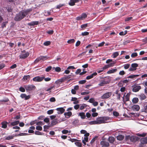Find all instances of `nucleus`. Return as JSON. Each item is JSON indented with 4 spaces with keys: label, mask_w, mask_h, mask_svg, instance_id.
<instances>
[{
    "label": "nucleus",
    "mask_w": 147,
    "mask_h": 147,
    "mask_svg": "<svg viewBox=\"0 0 147 147\" xmlns=\"http://www.w3.org/2000/svg\"><path fill=\"white\" fill-rule=\"evenodd\" d=\"M112 94L111 92H107L103 94L101 96L102 99H105L109 98L110 97Z\"/></svg>",
    "instance_id": "4"
},
{
    "label": "nucleus",
    "mask_w": 147,
    "mask_h": 147,
    "mask_svg": "<svg viewBox=\"0 0 147 147\" xmlns=\"http://www.w3.org/2000/svg\"><path fill=\"white\" fill-rule=\"evenodd\" d=\"M86 107V105L85 104H82L79 107L80 109V110H82L85 107Z\"/></svg>",
    "instance_id": "44"
},
{
    "label": "nucleus",
    "mask_w": 147,
    "mask_h": 147,
    "mask_svg": "<svg viewBox=\"0 0 147 147\" xmlns=\"http://www.w3.org/2000/svg\"><path fill=\"white\" fill-rule=\"evenodd\" d=\"M19 123V121H17L13 122H11V125L13 126H14L18 125Z\"/></svg>",
    "instance_id": "31"
},
{
    "label": "nucleus",
    "mask_w": 147,
    "mask_h": 147,
    "mask_svg": "<svg viewBox=\"0 0 147 147\" xmlns=\"http://www.w3.org/2000/svg\"><path fill=\"white\" fill-rule=\"evenodd\" d=\"M140 75H130L128 76L127 78L133 79L136 77H138Z\"/></svg>",
    "instance_id": "28"
},
{
    "label": "nucleus",
    "mask_w": 147,
    "mask_h": 147,
    "mask_svg": "<svg viewBox=\"0 0 147 147\" xmlns=\"http://www.w3.org/2000/svg\"><path fill=\"white\" fill-rule=\"evenodd\" d=\"M65 5L64 4H60L58 5L56 7V8L57 9H60L61 7Z\"/></svg>",
    "instance_id": "38"
},
{
    "label": "nucleus",
    "mask_w": 147,
    "mask_h": 147,
    "mask_svg": "<svg viewBox=\"0 0 147 147\" xmlns=\"http://www.w3.org/2000/svg\"><path fill=\"white\" fill-rule=\"evenodd\" d=\"M72 113L71 111H68L67 112H65L64 113V115L65 116V117L67 118H69L72 115Z\"/></svg>",
    "instance_id": "19"
},
{
    "label": "nucleus",
    "mask_w": 147,
    "mask_h": 147,
    "mask_svg": "<svg viewBox=\"0 0 147 147\" xmlns=\"http://www.w3.org/2000/svg\"><path fill=\"white\" fill-rule=\"evenodd\" d=\"M41 60L45 61L48 58L47 56H40Z\"/></svg>",
    "instance_id": "33"
},
{
    "label": "nucleus",
    "mask_w": 147,
    "mask_h": 147,
    "mask_svg": "<svg viewBox=\"0 0 147 147\" xmlns=\"http://www.w3.org/2000/svg\"><path fill=\"white\" fill-rule=\"evenodd\" d=\"M89 34V32L86 31L82 33V35L83 36H87Z\"/></svg>",
    "instance_id": "45"
},
{
    "label": "nucleus",
    "mask_w": 147,
    "mask_h": 147,
    "mask_svg": "<svg viewBox=\"0 0 147 147\" xmlns=\"http://www.w3.org/2000/svg\"><path fill=\"white\" fill-rule=\"evenodd\" d=\"M115 139L113 137H109V141L110 143H113Z\"/></svg>",
    "instance_id": "29"
},
{
    "label": "nucleus",
    "mask_w": 147,
    "mask_h": 147,
    "mask_svg": "<svg viewBox=\"0 0 147 147\" xmlns=\"http://www.w3.org/2000/svg\"><path fill=\"white\" fill-rule=\"evenodd\" d=\"M119 90H117L115 92V93L117 94V99L120 100L121 97V94L120 93H119Z\"/></svg>",
    "instance_id": "27"
},
{
    "label": "nucleus",
    "mask_w": 147,
    "mask_h": 147,
    "mask_svg": "<svg viewBox=\"0 0 147 147\" xmlns=\"http://www.w3.org/2000/svg\"><path fill=\"white\" fill-rule=\"evenodd\" d=\"M109 82L108 81H106L105 80H102L100 81L98 85L100 86H103L105 84H108Z\"/></svg>",
    "instance_id": "7"
},
{
    "label": "nucleus",
    "mask_w": 147,
    "mask_h": 147,
    "mask_svg": "<svg viewBox=\"0 0 147 147\" xmlns=\"http://www.w3.org/2000/svg\"><path fill=\"white\" fill-rule=\"evenodd\" d=\"M138 101L139 99L138 98L136 97L133 98L132 100V102L134 103H136L138 102Z\"/></svg>",
    "instance_id": "30"
},
{
    "label": "nucleus",
    "mask_w": 147,
    "mask_h": 147,
    "mask_svg": "<svg viewBox=\"0 0 147 147\" xmlns=\"http://www.w3.org/2000/svg\"><path fill=\"white\" fill-rule=\"evenodd\" d=\"M14 136L12 135L9 136H5L4 138V140H10L13 139Z\"/></svg>",
    "instance_id": "21"
},
{
    "label": "nucleus",
    "mask_w": 147,
    "mask_h": 147,
    "mask_svg": "<svg viewBox=\"0 0 147 147\" xmlns=\"http://www.w3.org/2000/svg\"><path fill=\"white\" fill-rule=\"evenodd\" d=\"M97 74L96 72H94L91 75L87 76L86 78V79L87 80L93 78L94 76H96Z\"/></svg>",
    "instance_id": "16"
},
{
    "label": "nucleus",
    "mask_w": 147,
    "mask_h": 147,
    "mask_svg": "<svg viewBox=\"0 0 147 147\" xmlns=\"http://www.w3.org/2000/svg\"><path fill=\"white\" fill-rule=\"evenodd\" d=\"M39 23L38 21H32L28 24V25L30 26H34L38 25Z\"/></svg>",
    "instance_id": "17"
},
{
    "label": "nucleus",
    "mask_w": 147,
    "mask_h": 147,
    "mask_svg": "<svg viewBox=\"0 0 147 147\" xmlns=\"http://www.w3.org/2000/svg\"><path fill=\"white\" fill-rule=\"evenodd\" d=\"M141 143L144 144L147 143V137L142 139L140 140Z\"/></svg>",
    "instance_id": "20"
},
{
    "label": "nucleus",
    "mask_w": 147,
    "mask_h": 147,
    "mask_svg": "<svg viewBox=\"0 0 147 147\" xmlns=\"http://www.w3.org/2000/svg\"><path fill=\"white\" fill-rule=\"evenodd\" d=\"M58 123L57 119H54L52 120L51 123V125L52 126H53L56 125Z\"/></svg>",
    "instance_id": "26"
},
{
    "label": "nucleus",
    "mask_w": 147,
    "mask_h": 147,
    "mask_svg": "<svg viewBox=\"0 0 147 147\" xmlns=\"http://www.w3.org/2000/svg\"><path fill=\"white\" fill-rule=\"evenodd\" d=\"M68 140L71 141L72 142H76V141H78V140L77 139L74 138H70Z\"/></svg>",
    "instance_id": "43"
},
{
    "label": "nucleus",
    "mask_w": 147,
    "mask_h": 147,
    "mask_svg": "<svg viewBox=\"0 0 147 147\" xmlns=\"http://www.w3.org/2000/svg\"><path fill=\"white\" fill-rule=\"evenodd\" d=\"M20 97L22 98H25V100H27L30 98V96L29 95L27 96L25 94H22L20 95Z\"/></svg>",
    "instance_id": "13"
},
{
    "label": "nucleus",
    "mask_w": 147,
    "mask_h": 147,
    "mask_svg": "<svg viewBox=\"0 0 147 147\" xmlns=\"http://www.w3.org/2000/svg\"><path fill=\"white\" fill-rule=\"evenodd\" d=\"M32 11V9H27L25 10H23L20 12L16 14L14 18V20L16 21H20L24 18L28 13Z\"/></svg>",
    "instance_id": "1"
},
{
    "label": "nucleus",
    "mask_w": 147,
    "mask_h": 147,
    "mask_svg": "<svg viewBox=\"0 0 147 147\" xmlns=\"http://www.w3.org/2000/svg\"><path fill=\"white\" fill-rule=\"evenodd\" d=\"M113 115L116 117H117L119 116V113L116 111H114L113 113Z\"/></svg>",
    "instance_id": "58"
},
{
    "label": "nucleus",
    "mask_w": 147,
    "mask_h": 147,
    "mask_svg": "<svg viewBox=\"0 0 147 147\" xmlns=\"http://www.w3.org/2000/svg\"><path fill=\"white\" fill-rule=\"evenodd\" d=\"M9 101V99L7 98H5L3 100H0V102H7Z\"/></svg>",
    "instance_id": "39"
},
{
    "label": "nucleus",
    "mask_w": 147,
    "mask_h": 147,
    "mask_svg": "<svg viewBox=\"0 0 147 147\" xmlns=\"http://www.w3.org/2000/svg\"><path fill=\"white\" fill-rule=\"evenodd\" d=\"M109 117L103 116L98 117L96 119L97 124L105 123V121L109 120Z\"/></svg>",
    "instance_id": "2"
},
{
    "label": "nucleus",
    "mask_w": 147,
    "mask_h": 147,
    "mask_svg": "<svg viewBox=\"0 0 147 147\" xmlns=\"http://www.w3.org/2000/svg\"><path fill=\"white\" fill-rule=\"evenodd\" d=\"M23 78L24 80H29L30 78V76L29 75L25 76H24Z\"/></svg>",
    "instance_id": "35"
},
{
    "label": "nucleus",
    "mask_w": 147,
    "mask_h": 147,
    "mask_svg": "<svg viewBox=\"0 0 147 147\" xmlns=\"http://www.w3.org/2000/svg\"><path fill=\"white\" fill-rule=\"evenodd\" d=\"M138 97L140 100H142L146 99V97L144 94H141L138 95Z\"/></svg>",
    "instance_id": "18"
},
{
    "label": "nucleus",
    "mask_w": 147,
    "mask_h": 147,
    "mask_svg": "<svg viewBox=\"0 0 147 147\" xmlns=\"http://www.w3.org/2000/svg\"><path fill=\"white\" fill-rule=\"evenodd\" d=\"M75 42V40L74 39H72L68 40L67 41V42L69 44H71L74 43Z\"/></svg>",
    "instance_id": "36"
},
{
    "label": "nucleus",
    "mask_w": 147,
    "mask_h": 147,
    "mask_svg": "<svg viewBox=\"0 0 147 147\" xmlns=\"http://www.w3.org/2000/svg\"><path fill=\"white\" fill-rule=\"evenodd\" d=\"M138 66V65L136 63H134L131 64V67L129 69V71H134L136 70V67Z\"/></svg>",
    "instance_id": "5"
},
{
    "label": "nucleus",
    "mask_w": 147,
    "mask_h": 147,
    "mask_svg": "<svg viewBox=\"0 0 147 147\" xmlns=\"http://www.w3.org/2000/svg\"><path fill=\"white\" fill-rule=\"evenodd\" d=\"M36 129L39 131H41L42 130V127L40 126H37L36 127Z\"/></svg>",
    "instance_id": "57"
},
{
    "label": "nucleus",
    "mask_w": 147,
    "mask_h": 147,
    "mask_svg": "<svg viewBox=\"0 0 147 147\" xmlns=\"http://www.w3.org/2000/svg\"><path fill=\"white\" fill-rule=\"evenodd\" d=\"M129 97L128 94H126L125 96V101L127 102L129 100Z\"/></svg>",
    "instance_id": "53"
},
{
    "label": "nucleus",
    "mask_w": 147,
    "mask_h": 147,
    "mask_svg": "<svg viewBox=\"0 0 147 147\" xmlns=\"http://www.w3.org/2000/svg\"><path fill=\"white\" fill-rule=\"evenodd\" d=\"M57 111H58L57 112V113L58 114H62L65 111V109L63 107H60L57 108L56 109Z\"/></svg>",
    "instance_id": "9"
},
{
    "label": "nucleus",
    "mask_w": 147,
    "mask_h": 147,
    "mask_svg": "<svg viewBox=\"0 0 147 147\" xmlns=\"http://www.w3.org/2000/svg\"><path fill=\"white\" fill-rule=\"evenodd\" d=\"M9 123V122H7L6 121H3L2 122L1 124L2 125L1 127L3 129H6L7 127V125Z\"/></svg>",
    "instance_id": "11"
},
{
    "label": "nucleus",
    "mask_w": 147,
    "mask_h": 147,
    "mask_svg": "<svg viewBox=\"0 0 147 147\" xmlns=\"http://www.w3.org/2000/svg\"><path fill=\"white\" fill-rule=\"evenodd\" d=\"M50 127V126L49 125H45L44 126V131H46L47 129H48Z\"/></svg>",
    "instance_id": "42"
},
{
    "label": "nucleus",
    "mask_w": 147,
    "mask_h": 147,
    "mask_svg": "<svg viewBox=\"0 0 147 147\" xmlns=\"http://www.w3.org/2000/svg\"><path fill=\"white\" fill-rule=\"evenodd\" d=\"M86 82V80H80L79 82V83L80 84H83L85 83Z\"/></svg>",
    "instance_id": "59"
},
{
    "label": "nucleus",
    "mask_w": 147,
    "mask_h": 147,
    "mask_svg": "<svg viewBox=\"0 0 147 147\" xmlns=\"http://www.w3.org/2000/svg\"><path fill=\"white\" fill-rule=\"evenodd\" d=\"M6 8L8 12H10L12 11V9L11 7H7Z\"/></svg>",
    "instance_id": "41"
},
{
    "label": "nucleus",
    "mask_w": 147,
    "mask_h": 147,
    "mask_svg": "<svg viewBox=\"0 0 147 147\" xmlns=\"http://www.w3.org/2000/svg\"><path fill=\"white\" fill-rule=\"evenodd\" d=\"M55 70L57 72H60L61 71V68L59 67H57L55 68Z\"/></svg>",
    "instance_id": "56"
},
{
    "label": "nucleus",
    "mask_w": 147,
    "mask_h": 147,
    "mask_svg": "<svg viewBox=\"0 0 147 147\" xmlns=\"http://www.w3.org/2000/svg\"><path fill=\"white\" fill-rule=\"evenodd\" d=\"M124 136L122 135H120L117 137V140H122L124 139Z\"/></svg>",
    "instance_id": "23"
},
{
    "label": "nucleus",
    "mask_w": 147,
    "mask_h": 147,
    "mask_svg": "<svg viewBox=\"0 0 147 147\" xmlns=\"http://www.w3.org/2000/svg\"><path fill=\"white\" fill-rule=\"evenodd\" d=\"M71 75H68V76H65L64 78L63 79L65 80H68L71 78Z\"/></svg>",
    "instance_id": "55"
},
{
    "label": "nucleus",
    "mask_w": 147,
    "mask_h": 147,
    "mask_svg": "<svg viewBox=\"0 0 147 147\" xmlns=\"http://www.w3.org/2000/svg\"><path fill=\"white\" fill-rule=\"evenodd\" d=\"M86 92H82L81 94V95H84L88 94L90 93V92L88 91L87 90H86Z\"/></svg>",
    "instance_id": "51"
},
{
    "label": "nucleus",
    "mask_w": 147,
    "mask_h": 147,
    "mask_svg": "<svg viewBox=\"0 0 147 147\" xmlns=\"http://www.w3.org/2000/svg\"><path fill=\"white\" fill-rule=\"evenodd\" d=\"M25 87L27 91H31L34 90L36 88L35 86L33 85H26Z\"/></svg>",
    "instance_id": "6"
},
{
    "label": "nucleus",
    "mask_w": 147,
    "mask_h": 147,
    "mask_svg": "<svg viewBox=\"0 0 147 147\" xmlns=\"http://www.w3.org/2000/svg\"><path fill=\"white\" fill-rule=\"evenodd\" d=\"M19 90L22 92H24L25 91L24 88L22 87H20L19 88Z\"/></svg>",
    "instance_id": "64"
},
{
    "label": "nucleus",
    "mask_w": 147,
    "mask_h": 147,
    "mask_svg": "<svg viewBox=\"0 0 147 147\" xmlns=\"http://www.w3.org/2000/svg\"><path fill=\"white\" fill-rule=\"evenodd\" d=\"M89 123L90 125L97 124L96 120L90 121Z\"/></svg>",
    "instance_id": "49"
},
{
    "label": "nucleus",
    "mask_w": 147,
    "mask_h": 147,
    "mask_svg": "<svg viewBox=\"0 0 147 147\" xmlns=\"http://www.w3.org/2000/svg\"><path fill=\"white\" fill-rule=\"evenodd\" d=\"M117 70V69H113L107 71V73L108 74H110L115 72Z\"/></svg>",
    "instance_id": "25"
},
{
    "label": "nucleus",
    "mask_w": 147,
    "mask_h": 147,
    "mask_svg": "<svg viewBox=\"0 0 147 147\" xmlns=\"http://www.w3.org/2000/svg\"><path fill=\"white\" fill-rule=\"evenodd\" d=\"M47 33L49 34H52L54 33V31L53 30H50L47 31Z\"/></svg>",
    "instance_id": "60"
},
{
    "label": "nucleus",
    "mask_w": 147,
    "mask_h": 147,
    "mask_svg": "<svg viewBox=\"0 0 147 147\" xmlns=\"http://www.w3.org/2000/svg\"><path fill=\"white\" fill-rule=\"evenodd\" d=\"M88 24H82L81 26V27L83 30L84 29L88 26Z\"/></svg>",
    "instance_id": "37"
},
{
    "label": "nucleus",
    "mask_w": 147,
    "mask_h": 147,
    "mask_svg": "<svg viewBox=\"0 0 147 147\" xmlns=\"http://www.w3.org/2000/svg\"><path fill=\"white\" fill-rule=\"evenodd\" d=\"M62 82V81L60 80H58L57 81H56L55 82V83L56 84H60Z\"/></svg>",
    "instance_id": "63"
},
{
    "label": "nucleus",
    "mask_w": 147,
    "mask_h": 147,
    "mask_svg": "<svg viewBox=\"0 0 147 147\" xmlns=\"http://www.w3.org/2000/svg\"><path fill=\"white\" fill-rule=\"evenodd\" d=\"M130 66V64H127L124 65V68L125 69H128Z\"/></svg>",
    "instance_id": "50"
},
{
    "label": "nucleus",
    "mask_w": 147,
    "mask_h": 147,
    "mask_svg": "<svg viewBox=\"0 0 147 147\" xmlns=\"http://www.w3.org/2000/svg\"><path fill=\"white\" fill-rule=\"evenodd\" d=\"M79 2V0H70L69 3V4L71 6H73L75 5V3H77Z\"/></svg>",
    "instance_id": "10"
},
{
    "label": "nucleus",
    "mask_w": 147,
    "mask_h": 147,
    "mask_svg": "<svg viewBox=\"0 0 147 147\" xmlns=\"http://www.w3.org/2000/svg\"><path fill=\"white\" fill-rule=\"evenodd\" d=\"M132 109L134 111H138L140 109V107L138 105H134L131 107Z\"/></svg>",
    "instance_id": "15"
},
{
    "label": "nucleus",
    "mask_w": 147,
    "mask_h": 147,
    "mask_svg": "<svg viewBox=\"0 0 147 147\" xmlns=\"http://www.w3.org/2000/svg\"><path fill=\"white\" fill-rule=\"evenodd\" d=\"M29 53L28 52H27L25 54H22L20 56V59H24L26 58L28 56Z\"/></svg>",
    "instance_id": "12"
},
{
    "label": "nucleus",
    "mask_w": 147,
    "mask_h": 147,
    "mask_svg": "<svg viewBox=\"0 0 147 147\" xmlns=\"http://www.w3.org/2000/svg\"><path fill=\"white\" fill-rule=\"evenodd\" d=\"M44 78V76H42L41 77L37 76L34 78L33 80L35 82H41L42 81Z\"/></svg>",
    "instance_id": "3"
},
{
    "label": "nucleus",
    "mask_w": 147,
    "mask_h": 147,
    "mask_svg": "<svg viewBox=\"0 0 147 147\" xmlns=\"http://www.w3.org/2000/svg\"><path fill=\"white\" fill-rule=\"evenodd\" d=\"M79 115L81 117V118L82 119H85L86 118V115L85 113L84 112L80 113L79 114Z\"/></svg>",
    "instance_id": "24"
},
{
    "label": "nucleus",
    "mask_w": 147,
    "mask_h": 147,
    "mask_svg": "<svg viewBox=\"0 0 147 147\" xmlns=\"http://www.w3.org/2000/svg\"><path fill=\"white\" fill-rule=\"evenodd\" d=\"M51 44V42L50 41H48L45 42L43 43V45L45 46H48L49 45Z\"/></svg>",
    "instance_id": "34"
},
{
    "label": "nucleus",
    "mask_w": 147,
    "mask_h": 147,
    "mask_svg": "<svg viewBox=\"0 0 147 147\" xmlns=\"http://www.w3.org/2000/svg\"><path fill=\"white\" fill-rule=\"evenodd\" d=\"M75 144L76 145L79 147H81L82 145V143L79 142H76L75 143Z\"/></svg>",
    "instance_id": "40"
},
{
    "label": "nucleus",
    "mask_w": 147,
    "mask_h": 147,
    "mask_svg": "<svg viewBox=\"0 0 147 147\" xmlns=\"http://www.w3.org/2000/svg\"><path fill=\"white\" fill-rule=\"evenodd\" d=\"M55 100V98L53 97H51L50 98L49 100V101L51 102H54Z\"/></svg>",
    "instance_id": "61"
},
{
    "label": "nucleus",
    "mask_w": 147,
    "mask_h": 147,
    "mask_svg": "<svg viewBox=\"0 0 147 147\" xmlns=\"http://www.w3.org/2000/svg\"><path fill=\"white\" fill-rule=\"evenodd\" d=\"M137 137L136 136H131L130 141L132 142H135L137 140Z\"/></svg>",
    "instance_id": "22"
},
{
    "label": "nucleus",
    "mask_w": 147,
    "mask_h": 147,
    "mask_svg": "<svg viewBox=\"0 0 147 147\" xmlns=\"http://www.w3.org/2000/svg\"><path fill=\"white\" fill-rule=\"evenodd\" d=\"M79 120L77 119H75V120L73 122V124L74 125H76L78 123H79Z\"/></svg>",
    "instance_id": "47"
},
{
    "label": "nucleus",
    "mask_w": 147,
    "mask_h": 147,
    "mask_svg": "<svg viewBox=\"0 0 147 147\" xmlns=\"http://www.w3.org/2000/svg\"><path fill=\"white\" fill-rule=\"evenodd\" d=\"M52 68V67L51 66H49L47 67L45 70V71L47 72H49L50 70Z\"/></svg>",
    "instance_id": "62"
},
{
    "label": "nucleus",
    "mask_w": 147,
    "mask_h": 147,
    "mask_svg": "<svg viewBox=\"0 0 147 147\" xmlns=\"http://www.w3.org/2000/svg\"><path fill=\"white\" fill-rule=\"evenodd\" d=\"M100 144L102 147H108L109 145V142L105 141H101L100 142Z\"/></svg>",
    "instance_id": "8"
},
{
    "label": "nucleus",
    "mask_w": 147,
    "mask_h": 147,
    "mask_svg": "<svg viewBox=\"0 0 147 147\" xmlns=\"http://www.w3.org/2000/svg\"><path fill=\"white\" fill-rule=\"evenodd\" d=\"M141 89V87L140 86H136L132 89V91L134 92H137L139 91Z\"/></svg>",
    "instance_id": "14"
},
{
    "label": "nucleus",
    "mask_w": 147,
    "mask_h": 147,
    "mask_svg": "<svg viewBox=\"0 0 147 147\" xmlns=\"http://www.w3.org/2000/svg\"><path fill=\"white\" fill-rule=\"evenodd\" d=\"M119 55L118 52H114L112 55L113 57L114 58H116Z\"/></svg>",
    "instance_id": "32"
},
{
    "label": "nucleus",
    "mask_w": 147,
    "mask_h": 147,
    "mask_svg": "<svg viewBox=\"0 0 147 147\" xmlns=\"http://www.w3.org/2000/svg\"><path fill=\"white\" fill-rule=\"evenodd\" d=\"M53 113V110H50L49 111H48L47 112V113L49 115H51V114H52Z\"/></svg>",
    "instance_id": "54"
},
{
    "label": "nucleus",
    "mask_w": 147,
    "mask_h": 147,
    "mask_svg": "<svg viewBox=\"0 0 147 147\" xmlns=\"http://www.w3.org/2000/svg\"><path fill=\"white\" fill-rule=\"evenodd\" d=\"M40 60H41V59L40 57H39L36 59L35 60V61H34V63H36Z\"/></svg>",
    "instance_id": "48"
},
{
    "label": "nucleus",
    "mask_w": 147,
    "mask_h": 147,
    "mask_svg": "<svg viewBox=\"0 0 147 147\" xmlns=\"http://www.w3.org/2000/svg\"><path fill=\"white\" fill-rule=\"evenodd\" d=\"M81 16L83 20L87 17V15L86 13H83L82 14Z\"/></svg>",
    "instance_id": "52"
},
{
    "label": "nucleus",
    "mask_w": 147,
    "mask_h": 147,
    "mask_svg": "<svg viewBox=\"0 0 147 147\" xmlns=\"http://www.w3.org/2000/svg\"><path fill=\"white\" fill-rule=\"evenodd\" d=\"M138 56V54L137 53L135 52L132 53L131 55V57L132 58H134L137 57Z\"/></svg>",
    "instance_id": "46"
}]
</instances>
